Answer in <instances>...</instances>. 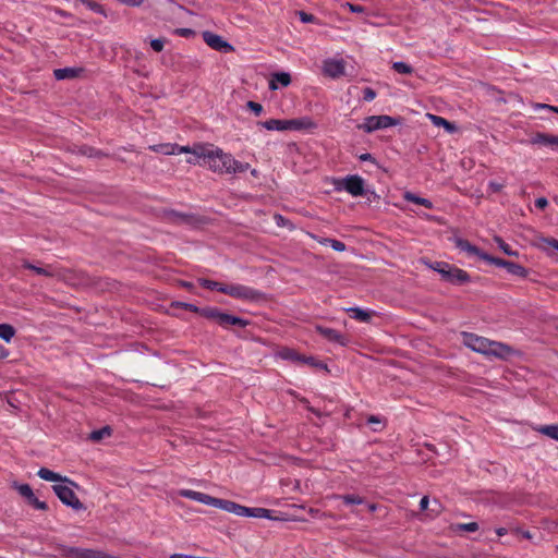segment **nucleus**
Returning a JSON list of instances; mask_svg holds the SVG:
<instances>
[{
  "instance_id": "obj_1",
  "label": "nucleus",
  "mask_w": 558,
  "mask_h": 558,
  "mask_svg": "<svg viewBox=\"0 0 558 558\" xmlns=\"http://www.w3.org/2000/svg\"><path fill=\"white\" fill-rule=\"evenodd\" d=\"M194 154L197 157H203L205 163L218 173H229L232 165H235V159L232 155L223 153L222 149H206L205 147L194 148Z\"/></svg>"
},
{
  "instance_id": "obj_2",
  "label": "nucleus",
  "mask_w": 558,
  "mask_h": 558,
  "mask_svg": "<svg viewBox=\"0 0 558 558\" xmlns=\"http://www.w3.org/2000/svg\"><path fill=\"white\" fill-rule=\"evenodd\" d=\"M429 267L440 274L444 281L451 284H464L471 280L470 275L465 270L446 262H435L429 264Z\"/></svg>"
},
{
  "instance_id": "obj_3",
  "label": "nucleus",
  "mask_w": 558,
  "mask_h": 558,
  "mask_svg": "<svg viewBox=\"0 0 558 558\" xmlns=\"http://www.w3.org/2000/svg\"><path fill=\"white\" fill-rule=\"evenodd\" d=\"M333 187L337 192L345 191L354 197L368 195V189L365 187L364 179L357 174L333 179Z\"/></svg>"
},
{
  "instance_id": "obj_4",
  "label": "nucleus",
  "mask_w": 558,
  "mask_h": 558,
  "mask_svg": "<svg viewBox=\"0 0 558 558\" xmlns=\"http://www.w3.org/2000/svg\"><path fill=\"white\" fill-rule=\"evenodd\" d=\"M401 121V118H393L385 114L369 116L365 118L364 123L359 125V128L363 129L366 133H372L380 129H387L390 126L399 125Z\"/></svg>"
},
{
  "instance_id": "obj_5",
  "label": "nucleus",
  "mask_w": 558,
  "mask_h": 558,
  "mask_svg": "<svg viewBox=\"0 0 558 558\" xmlns=\"http://www.w3.org/2000/svg\"><path fill=\"white\" fill-rule=\"evenodd\" d=\"M52 489L54 494L58 496V498L68 507H71L72 509L76 511L85 510V506L81 500L77 498L74 490L65 485L56 484L52 486Z\"/></svg>"
},
{
  "instance_id": "obj_6",
  "label": "nucleus",
  "mask_w": 558,
  "mask_h": 558,
  "mask_svg": "<svg viewBox=\"0 0 558 558\" xmlns=\"http://www.w3.org/2000/svg\"><path fill=\"white\" fill-rule=\"evenodd\" d=\"M222 290L227 295L246 301H257L263 296L262 292L243 284H228L227 289Z\"/></svg>"
},
{
  "instance_id": "obj_7",
  "label": "nucleus",
  "mask_w": 558,
  "mask_h": 558,
  "mask_svg": "<svg viewBox=\"0 0 558 558\" xmlns=\"http://www.w3.org/2000/svg\"><path fill=\"white\" fill-rule=\"evenodd\" d=\"M204 41L214 50L228 53L234 50L233 46L225 40L220 35L213 32H203Z\"/></svg>"
},
{
  "instance_id": "obj_8",
  "label": "nucleus",
  "mask_w": 558,
  "mask_h": 558,
  "mask_svg": "<svg viewBox=\"0 0 558 558\" xmlns=\"http://www.w3.org/2000/svg\"><path fill=\"white\" fill-rule=\"evenodd\" d=\"M530 143L538 147H546L553 151H558V135L555 134L536 132L531 136Z\"/></svg>"
},
{
  "instance_id": "obj_9",
  "label": "nucleus",
  "mask_w": 558,
  "mask_h": 558,
  "mask_svg": "<svg viewBox=\"0 0 558 558\" xmlns=\"http://www.w3.org/2000/svg\"><path fill=\"white\" fill-rule=\"evenodd\" d=\"M315 329L323 338L329 342L338 343L341 347H347L350 342L345 335L339 332L336 329L320 325L315 326Z\"/></svg>"
},
{
  "instance_id": "obj_10",
  "label": "nucleus",
  "mask_w": 558,
  "mask_h": 558,
  "mask_svg": "<svg viewBox=\"0 0 558 558\" xmlns=\"http://www.w3.org/2000/svg\"><path fill=\"white\" fill-rule=\"evenodd\" d=\"M465 344L475 352L487 354L492 348L490 340L474 333H465Z\"/></svg>"
},
{
  "instance_id": "obj_11",
  "label": "nucleus",
  "mask_w": 558,
  "mask_h": 558,
  "mask_svg": "<svg viewBox=\"0 0 558 558\" xmlns=\"http://www.w3.org/2000/svg\"><path fill=\"white\" fill-rule=\"evenodd\" d=\"M204 317L210 320H215L219 326L223 328L232 326L233 315L223 313L217 307L207 306V311L204 312Z\"/></svg>"
},
{
  "instance_id": "obj_12",
  "label": "nucleus",
  "mask_w": 558,
  "mask_h": 558,
  "mask_svg": "<svg viewBox=\"0 0 558 558\" xmlns=\"http://www.w3.org/2000/svg\"><path fill=\"white\" fill-rule=\"evenodd\" d=\"M166 217L169 221L179 225L194 226L199 222V218L196 215L180 213L173 209L166 211Z\"/></svg>"
},
{
  "instance_id": "obj_13",
  "label": "nucleus",
  "mask_w": 558,
  "mask_h": 558,
  "mask_svg": "<svg viewBox=\"0 0 558 558\" xmlns=\"http://www.w3.org/2000/svg\"><path fill=\"white\" fill-rule=\"evenodd\" d=\"M317 128V123L314 122L310 117H302L298 119H290L288 124V131H312Z\"/></svg>"
},
{
  "instance_id": "obj_14",
  "label": "nucleus",
  "mask_w": 558,
  "mask_h": 558,
  "mask_svg": "<svg viewBox=\"0 0 558 558\" xmlns=\"http://www.w3.org/2000/svg\"><path fill=\"white\" fill-rule=\"evenodd\" d=\"M324 73L332 78L340 77L344 73V62L342 60H326L324 62Z\"/></svg>"
},
{
  "instance_id": "obj_15",
  "label": "nucleus",
  "mask_w": 558,
  "mask_h": 558,
  "mask_svg": "<svg viewBox=\"0 0 558 558\" xmlns=\"http://www.w3.org/2000/svg\"><path fill=\"white\" fill-rule=\"evenodd\" d=\"M490 343H492V348L488 349V352L486 355L506 360L513 352V350L505 343L497 342V341H490Z\"/></svg>"
},
{
  "instance_id": "obj_16",
  "label": "nucleus",
  "mask_w": 558,
  "mask_h": 558,
  "mask_svg": "<svg viewBox=\"0 0 558 558\" xmlns=\"http://www.w3.org/2000/svg\"><path fill=\"white\" fill-rule=\"evenodd\" d=\"M84 72L83 68H61L53 71V76L58 81L72 80L78 77Z\"/></svg>"
},
{
  "instance_id": "obj_17",
  "label": "nucleus",
  "mask_w": 558,
  "mask_h": 558,
  "mask_svg": "<svg viewBox=\"0 0 558 558\" xmlns=\"http://www.w3.org/2000/svg\"><path fill=\"white\" fill-rule=\"evenodd\" d=\"M454 242H456V246L459 250L466 252L469 255L477 256L480 259H482V255L485 254V252H483L476 245L470 243L468 240L457 238Z\"/></svg>"
},
{
  "instance_id": "obj_18",
  "label": "nucleus",
  "mask_w": 558,
  "mask_h": 558,
  "mask_svg": "<svg viewBox=\"0 0 558 558\" xmlns=\"http://www.w3.org/2000/svg\"><path fill=\"white\" fill-rule=\"evenodd\" d=\"M37 475L41 478V480H45V481H49V482H60V481H63V482H68L70 483L71 485L73 486H76V484L70 480H68L66 477H62L60 474L47 469V468H40L39 471L37 472Z\"/></svg>"
},
{
  "instance_id": "obj_19",
  "label": "nucleus",
  "mask_w": 558,
  "mask_h": 558,
  "mask_svg": "<svg viewBox=\"0 0 558 558\" xmlns=\"http://www.w3.org/2000/svg\"><path fill=\"white\" fill-rule=\"evenodd\" d=\"M289 120L270 119L258 122V125L268 131H288Z\"/></svg>"
},
{
  "instance_id": "obj_20",
  "label": "nucleus",
  "mask_w": 558,
  "mask_h": 558,
  "mask_svg": "<svg viewBox=\"0 0 558 558\" xmlns=\"http://www.w3.org/2000/svg\"><path fill=\"white\" fill-rule=\"evenodd\" d=\"M276 83L280 84L281 86L286 87L291 83V76L287 72H276L271 75V80L269 82V88L270 89H277L278 86Z\"/></svg>"
},
{
  "instance_id": "obj_21",
  "label": "nucleus",
  "mask_w": 558,
  "mask_h": 558,
  "mask_svg": "<svg viewBox=\"0 0 558 558\" xmlns=\"http://www.w3.org/2000/svg\"><path fill=\"white\" fill-rule=\"evenodd\" d=\"M533 429L542 435H545L558 441V424L536 425L533 426Z\"/></svg>"
},
{
  "instance_id": "obj_22",
  "label": "nucleus",
  "mask_w": 558,
  "mask_h": 558,
  "mask_svg": "<svg viewBox=\"0 0 558 558\" xmlns=\"http://www.w3.org/2000/svg\"><path fill=\"white\" fill-rule=\"evenodd\" d=\"M280 356L283 360L291 361V362H294V363H303V364H304V359H306V355L300 354L294 349H289V348H284L280 352Z\"/></svg>"
},
{
  "instance_id": "obj_23",
  "label": "nucleus",
  "mask_w": 558,
  "mask_h": 558,
  "mask_svg": "<svg viewBox=\"0 0 558 558\" xmlns=\"http://www.w3.org/2000/svg\"><path fill=\"white\" fill-rule=\"evenodd\" d=\"M178 148H179L178 144H170V143L157 144V145L149 146L150 150L162 154V155H175Z\"/></svg>"
},
{
  "instance_id": "obj_24",
  "label": "nucleus",
  "mask_w": 558,
  "mask_h": 558,
  "mask_svg": "<svg viewBox=\"0 0 558 558\" xmlns=\"http://www.w3.org/2000/svg\"><path fill=\"white\" fill-rule=\"evenodd\" d=\"M171 307L173 308H182V310H186V311H191L193 313H196L201 316L204 317V312L207 311V306L206 307H198L192 303H186V302H180V301H174L171 303Z\"/></svg>"
},
{
  "instance_id": "obj_25",
  "label": "nucleus",
  "mask_w": 558,
  "mask_h": 558,
  "mask_svg": "<svg viewBox=\"0 0 558 558\" xmlns=\"http://www.w3.org/2000/svg\"><path fill=\"white\" fill-rule=\"evenodd\" d=\"M428 118L432 120V122L434 123V125L436 126H442L447 132L449 133H452L456 131V125L453 123H451L450 121L446 120L445 118L442 117H439V116H435V114H430L428 113L427 114Z\"/></svg>"
},
{
  "instance_id": "obj_26",
  "label": "nucleus",
  "mask_w": 558,
  "mask_h": 558,
  "mask_svg": "<svg viewBox=\"0 0 558 558\" xmlns=\"http://www.w3.org/2000/svg\"><path fill=\"white\" fill-rule=\"evenodd\" d=\"M505 269L509 274L521 278H525L529 275V270L525 267L510 260H508Z\"/></svg>"
},
{
  "instance_id": "obj_27",
  "label": "nucleus",
  "mask_w": 558,
  "mask_h": 558,
  "mask_svg": "<svg viewBox=\"0 0 558 558\" xmlns=\"http://www.w3.org/2000/svg\"><path fill=\"white\" fill-rule=\"evenodd\" d=\"M404 199L408 201V202L421 205V206H423L425 208H428V209H430L433 207V203L429 199L421 197V196H417V195H415L412 192H405L404 193Z\"/></svg>"
},
{
  "instance_id": "obj_28",
  "label": "nucleus",
  "mask_w": 558,
  "mask_h": 558,
  "mask_svg": "<svg viewBox=\"0 0 558 558\" xmlns=\"http://www.w3.org/2000/svg\"><path fill=\"white\" fill-rule=\"evenodd\" d=\"M350 316L359 322L367 323L371 319V314L360 307H350L347 310Z\"/></svg>"
},
{
  "instance_id": "obj_29",
  "label": "nucleus",
  "mask_w": 558,
  "mask_h": 558,
  "mask_svg": "<svg viewBox=\"0 0 558 558\" xmlns=\"http://www.w3.org/2000/svg\"><path fill=\"white\" fill-rule=\"evenodd\" d=\"M198 283L205 289L217 290L221 293H223L222 289H227V286H228V284H223L218 281L206 279V278H199Z\"/></svg>"
},
{
  "instance_id": "obj_30",
  "label": "nucleus",
  "mask_w": 558,
  "mask_h": 558,
  "mask_svg": "<svg viewBox=\"0 0 558 558\" xmlns=\"http://www.w3.org/2000/svg\"><path fill=\"white\" fill-rule=\"evenodd\" d=\"M338 498L341 499L342 502L345 506L363 505V504H365V499L364 498H362L359 495H354V494L340 495V496H338Z\"/></svg>"
},
{
  "instance_id": "obj_31",
  "label": "nucleus",
  "mask_w": 558,
  "mask_h": 558,
  "mask_svg": "<svg viewBox=\"0 0 558 558\" xmlns=\"http://www.w3.org/2000/svg\"><path fill=\"white\" fill-rule=\"evenodd\" d=\"M15 335V328L10 324H0V338L10 342Z\"/></svg>"
},
{
  "instance_id": "obj_32",
  "label": "nucleus",
  "mask_w": 558,
  "mask_h": 558,
  "mask_svg": "<svg viewBox=\"0 0 558 558\" xmlns=\"http://www.w3.org/2000/svg\"><path fill=\"white\" fill-rule=\"evenodd\" d=\"M12 488L16 489L26 500H28L34 495V492L28 484H19L17 482H13Z\"/></svg>"
},
{
  "instance_id": "obj_33",
  "label": "nucleus",
  "mask_w": 558,
  "mask_h": 558,
  "mask_svg": "<svg viewBox=\"0 0 558 558\" xmlns=\"http://www.w3.org/2000/svg\"><path fill=\"white\" fill-rule=\"evenodd\" d=\"M23 267L26 268V269H29V270H33L35 274L39 275V276H45V277H53V272L51 270H49L48 268H44V267H38V266H35L33 265L32 263L29 262H24L23 263Z\"/></svg>"
},
{
  "instance_id": "obj_34",
  "label": "nucleus",
  "mask_w": 558,
  "mask_h": 558,
  "mask_svg": "<svg viewBox=\"0 0 558 558\" xmlns=\"http://www.w3.org/2000/svg\"><path fill=\"white\" fill-rule=\"evenodd\" d=\"M215 508H219L227 512L234 513L235 509H238V504L231 500L218 498Z\"/></svg>"
},
{
  "instance_id": "obj_35",
  "label": "nucleus",
  "mask_w": 558,
  "mask_h": 558,
  "mask_svg": "<svg viewBox=\"0 0 558 558\" xmlns=\"http://www.w3.org/2000/svg\"><path fill=\"white\" fill-rule=\"evenodd\" d=\"M495 243L498 245V247L508 256H519L518 251H513L509 244H507L500 236L496 235L494 236Z\"/></svg>"
},
{
  "instance_id": "obj_36",
  "label": "nucleus",
  "mask_w": 558,
  "mask_h": 558,
  "mask_svg": "<svg viewBox=\"0 0 558 558\" xmlns=\"http://www.w3.org/2000/svg\"><path fill=\"white\" fill-rule=\"evenodd\" d=\"M80 153L89 158H102V157L107 156V154H105L104 151L96 149L94 147H90V146H82L80 148Z\"/></svg>"
},
{
  "instance_id": "obj_37",
  "label": "nucleus",
  "mask_w": 558,
  "mask_h": 558,
  "mask_svg": "<svg viewBox=\"0 0 558 558\" xmlns=\"http://www.w3.org/2000/svg\"><path fill=\"white\" fill-rule=\"evenodd\" d=\"M110 435H111V428L109 426H105L100 429L93 430L89 435V438L94 441H99Z\"/></svg>"
},
{
  "instance_id": "obj_38",
  "label": "nucleus",
  "mask_w": 558,
  "mask_h": 558,
  "mask_svg": "<svg viewBox=\"0 0 558 558\" xmlns=\"http://www.w3.org/2000/svg\"><path fill=\"white\" fill-rule=\"evenodd\" d=\"M272 511L265 508H251V518H265L269 520H274Z\"/></svg>"
},
{
  "instance_id": "obj_39",
  "label": "nucleus",
  "mask_w": 558,
  "mask_h": 558,
  "mask_svg": "<svg viewBox=\"0 0 558 558\" xmlns=\"http://www.w3.org/2000/svg\"><path fill=\"white\" fill-rule=\"evenodd\" d=\"M81 558H112V556H110L101 550L83 548V553H81Z\"/></svg>"
},
{
  "instance_id": "obj_40",
  "label": "nucleus",
  "mask_w": 558,
  "mask_h": 558,
  "mask_svg": "<svg viewBox=\"0 0 558 558\" xmlns=\"http://www.w3.org/2000/svg\"><path fill=\"white\" fill-rule=\"evenodd\" d=\"M304 364H307L308 366L313 368L324 369L326 372H329L328 366L323 361L317 360L316 357L310 355L304 359Z\"/></svg>"
},
{
  "instance_id": "obj_41",
  "label": "nucleus",
  "mask_w": 558,
  "mask_h": 558,
  "mask_svg": "<svg viewBox=\"0 0 558 558\" xmlns=\"http://www.w3.org/2000/svg\"><path fill=\"white\" fill-rule=\"evenodd\" d=\"M392 69L400 74H412L414 72V69L402 61H397L392 63Z\"/></svg>"
},
{
  "instance_id": "obj_42",
  "label": "nucleus",
  "mask_w": 558,
  "mask_h": 558,
  "mask_svg": "<svg viewBox=\"0 0 558 558\" xmlns=\"http://www.w3.org/2000/svg\"><path fill=\"white\" fill-rule=\"evenodd\" d=\"M482 260H485L492 265H495L497 267H501V268H506V265L508 263L507 259H504V258H499V257H495V256H492L487 253L483 254L482 255Z\"/></svg>"
},
{
  "instance_id": "obj_43",
  "label": "nucleus",
  "mask_w": 558,
  "mask_h": 558,
  "mask_svg": "<svg viewBox=\"0 0 558 558\" xmlns=\"http://www.w3.org/2000/svg\"><path fill=\"white\" fill-rule=\"evenodd\" d=\"M80 2L85 5L88 10L90 11H94L96 13H99V14H104L106 15L105 13V10L102 8L101 4H99L98 2L94 1V0H80Z\"/></svg>"
},
{
  "instance_id": "obj_44",
  "label": "nucleus",
  "mask_w": 558,
  "mask_h": 558,
  "mask_svg": "<svg viewBox=\"0 0 558 558\" xmlns=\"http://www.w3.org/2000/svg\"><path fill=\"white\" fill-rule=\"evenodd\" d=\"M250 169V163L241 162L235 160V165H232L230 172L231 174L243 173Z\"/></svg>"
},
{
  "instance_id": "obj_45",
  "label": "nucleus",
  "mask_w": 558,
  "mask_h": 558,
  "mask_svg": "<svg viewBox=\"0 0 558 558\" xmlns=\"http://www.w3.org/2000/svg\"><path fill=\"white\" fill-rule=\"evenodd\" d=\"M217 499L218 498L216 497L199 492L197 501L207 506L216 507Z\"/></svg>"
},
{
  "instance_id": "obj_46",
  "label": "nucleus",
  "mask_w": 558,
  "mask_h": 558,
  "mask_svg": "<svg viewBox=\"0 0 558 558\" xmlns=\"http://www.w3.org/2000/svg\"><path fill=\"white\" fill-rule=\"evenodd\" d=\"M27 504L38 510H47L48 505L46 501H40L35 494L27 500Z\"/></svg>"
},
{
  "instance_id": "obj_47",
  "label": "nucleus",
  "mask_w": 558,
  "mask_h": 558,
  "mask_svg": "<svg viewBox=\"0 0 558 558\" xmlns=\"http://www.w3.org/2000/svg\"><path fill=\"white\" fill-rule=\"evenodd\" d=\"M454 530L464 532H475L478 530V524L476 522L459 523L456 525Z\"/></svg>"
},
{
  "instance_id": "obj_48",
  "label": "nucleus",
  "mask_w": 558,
  "mask_h": 558,
  "mask_svg": "<svg viewBox=\"0 0 558 558\" xmlns=\"http://www.w3.org/2000/svg\"><path fill=\"white\" fill-rule=\"evenodd\" d=\"M300 21L303 23H314L316 21L315 15L307 13L305 11H296Z\"/></svg>"
},
{
  "instance_id": "obj_49",
  "label": "nucleus",
  "mask_w": 558,
  "mask_h": 558,
  "mask_svg": "<svg viewBox=\"0 0 558 558\" xmlns=\"http://www.w3.org/2000/svg\"><path fill=\"white\" fill-rule=\"evenodd\" d=\"M246 106L255 116H260L264 110L260 104L253 100L247 101Z\"/></svg>"
},
{
  "instance_id": "obj_50",
  "label": "nucleus",
  "mask_w": 558,
  "mask_h": 558,
  "mask_svg": "<svg viewBox=\"0 0 558 558\" xmlns=\"http://www.w3.org/2000/svg\"><path fill=\"white\" fill-rule=\"evenodd\" d=\"M165 39L162 38H156L150 41V47L154 51L160 52L163 49L165 46Z\"/></svg>"
},
{
  "instance_id": "obj_51",
  "label": "nucleus",
  "mask_w": 558,
  "mask_h": 558,
  "mask_svg": "<svg viewBox=\"0 0 558 558\" xmlns=\"http://www.w3.org/2000/svg\"><path fill=\"white\" fill-rule=\"evenodd\" d=\"M329 245L337 252H343L347 248L343 242L336 239H331V241H329Z\"/></svg>"
},
{
  "instance_id": "obj_52",
  "label": "nucleus",
  "mask_w": 558,
  "mask_h": 558,
  "mask_svg": "<svg viewBox=\"0 0 558 558\" xmlns=\"http://www.w3.org/2000/svg\"><path fill=\"white\" fill-rule=\"evenodd\" d=\"M234 514H236L239 517H250L251 518V508L238 504V509H235Z\"/></svg>"
},
{
  "instance_id": "obj_53",
  "label": "nucleus",
  "mask_w": 558,
  "mask_h": 558,
  "mask_svg": "<svg viewBox=\"0 0 558 558\" xmlns=\"http://www.w3.org/2000/svg\"><path fill=\"white\" fill-rule=\"evenodd\" d=\"M376 97V92L371 87H365L363 89V99L365 101H372Z\"/></svg>"
},
{
  "instance_id": "obj_54",
  "label": "nucleus",
  "mask_w": 558,
  "mask_h": 558,
  "mask_svg": "<svg viewBox=\"0 0 558 558\" xmlns=\"http://www.w3.org/2000/svg\"><path fill=\"white\" fill-rule=\"evenodd\" d=\"M198 494L199 492H195V490H191V489H183L180 492V495L182 497H185V498H189V499H192V500H196L197 501V498H198Z\"/></svg>"
},
{
  "instance_id": "obj_55",
  "label": "nucleus",
  "mask_w": 558,
  "mask_h": 558,
  "mask_svg": "<svg viewBox=\"0 0 558 558\" xmlns=\"http://www.w3.org/2000/svg\"><path fill=\"white\" fill-rule=\"evenodd\" d=\"M250 324L248 320L242 318V317H239V316H234L233 315V318H232V326H239L241 328H245L247 325Z\"/></svg>"
},
{
  "instance_id": "obj_56",
  "label": "nucleus",
  "mask_w": 558,
  "mask_h": 558,
  "mask_svg": "<svg viewBox=\"0 0 558 558\" xmlns=\"http://www.w3.org/2000/svg\"><path fill=\"white\" fill-rule=\"evenodd\" d=\"M175 34L182 36V37H191L193 35H195V31L191 29V28H178L175 29Z\"/></svg>"
},
{
  "instance_id": "obj_57",
  "label": "nucleus",
  "mask_w": 558,
  "mask_h": 558,
  "mask_svg": "<svg viewBox=\"0 0 558 558\" xmlns=\"http://www.w3.org/2000/svg\"><path fill=\"white\" fill-rule=\"evenodd\" d=\"M345 5L353 13H362V12L365 11V8L360 5V4H354V3L347 2Z\"/></svg>"
},
{
  "instance_id": "obj_58",
  "label": "nucleus",
  "mask_w": 558,
  "mask_h": 558,
  "mask_svg": "<svg viewBox=\"0 0 558 558\" xmlns=\"http://www.w3.org/2000/svg\"><path fill=\"white\" fill-rule=\"evenodd\" d=\"M488 186L489 189L494 192V193H498L500 192L502 189H504V184L502 183H498V182H495V181H490L488 183Z\"/></svg>"
},
{
  "instance_id": "obj_59",
  "label": "nucleus",
  "mask_w": 558,
  "mask_h": 558,
  "mask_svg": "<svg viewBox=\"0 0 558 558\" xmlns=\"http://www.w3.org/2000/svg\"><path fill=\"white\" fill-rule=\"evenodd\" d=\"M532 106L536 110H538V109H546V110H549L551 112H553V109H556V106H551V105H547V104H541V102H535Z\"/></svg>"
},
{
  "instance_id": "obj_60",
  "label": "nucleus",
  "mask_w": 558,
  "mask_h": 558,
  "mask_svg": "<svg viewBox=\"0 0 558 558\" xmlns=\"http://www.w3.org/2000/svg\"><path fill=\"white\" fill-rule=\"evenodd\" d=\"M535 206H536L538 209H545V208L548 206V201H547V198H545V197H538V198L535 201Z\"/></svg>"
},
{
  "instance_id": "obj_61",
  "label": "nucleus",
  "mask_w": 558,
  "mask_h": 558,
  "mask_svg": "<svg viewBox=\"0 0 558 558\" xmlns=\"http://www.w3.org/2000/svg\"><path fill=\"white\" fill-rule=\"evenodd\" d=\"M81 553H83V548H78V547H71L68 550V555L75 557V558H81Z\"/></svg>"
},
{
  "instance_id": "obj_62",
  "label": "nucleus",
  "mask_w": 558,
  "mask_h": 558,
  "mask_svg": "<svg viewBox=\"0 0 558 558\" xmlns=\"http://www.w3.org/2000/svg\"><path fill=\"white\" fill-rule=\"evenodd\" d=\"M513 533H515L518 535H521L522 537H524L526 539H531L532 538V534L529 531H523V530H521L519 527L514 529Z\"/></svg>"
},
{
  "instance_id": "obj_63",
  "label": "nucleus",
  "mask_w": 558,
  "mask_h": 558,
  "mask_svg": "<svg viewBox=\"0 0 558 558\" xmlns=\"http://www.w3.org/2000/svg\"><path fill=\"white\" fill-rule=\"evenodd\" d=\"M369 203H373L375 201L379 199V195L376 194L375 191L368 190V195H364Z\"/></svg>"
},
{
  "instance_id": "obj_64",
  "label": "nucleus",
  "mask_w": 558,
  "mask_h": 558,
  "mask_svg": "<svg viewBox=\"0 0 558 558\" xmlns=\"http://www.w3.org/2000/svg\"><path fill=\"white\" fill-rule=\"evenodd\" d=\"M545 241H546V243H547L549 246H551V247H554L556 251H558V240H556V239H554V238H550V239H546Z\"/></svg>"
}]
</instances>
